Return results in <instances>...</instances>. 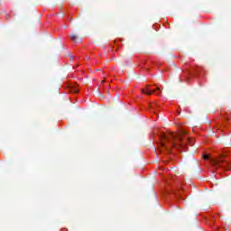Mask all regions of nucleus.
I'll return each mask as SVG.
<instances>
[{"mask_svg":"<svg viewBox=\"0 0 231 231\" xmlns=\"http://www.w3.org/2000/svg\"><path fill=\"white\" fill-rule=\"evenodd\" d=\"M69 37L71 41H73V42H77V39H79V36H77V34L74 33L69 34Z\"/></svg>","mask_w":231,"mask_h":231,"instance_id":"obj_4","label":"nucleus"},{"mask_svg":"<svg viewBox=\"0 0 231 231\" xmlns=\"http://www.w3.org/2000/svg\"><path fill=\"white\" fill-rule=\"evenodd\" d=\"M209 162L213 169H218V167H223V163H228V161L225 160L224 155H221L220 158L210 159Z\"/></svg>","mask_w":231,"mask_h":231,"instance_id":"obj_2","label":"nucleus"},{"mask_svg":"<svg viewBox=\"0 0 231 231\" xmlns=\"http://www.w3.org/2000/svg\"><path fill=\"white\" fill-rule=\"evenodd\" d=\"M196 167H197V173L198 174H201V172H203V169H201L200 167H199V164H198V163H196Z\"/></svg>","mask_w":231,"mask_h":231,"instance_id":"obj_6","label":"nucleus"},{"mask_svg":"<svg viewBox=\"0 0 231 231\" xmlns=\"http://www.w3.org/2000/svg\"><path fill=\"white\" fill-rule=\"evenodd\" d=\"M70 59H73V56H70Z\"/></svg>","mask_w":231,"mask_h":231,"instance_id":"obj_9","label":"nucleus"},{"mask_svg":"<svg viewBox=\"0 0 231 231\" xmlns=\"http://www.w3.org/2000/svg\"><path fill=\"white\" fill-rule=\"evenodd\" d=\"M157 91H161L160 88H157Z\"/></svg>","mask_w":231,"mask_h":231,"instance_id":"obj_8","label":"nucleus"},{"mask_svg":"<svg viewBox=\"0 0 231 231\" xmlns=\"http://www.w3.org/2000/svg\"><path fill=\"white\" fill-rule=\"evenodd\" d=\"M184 134H187V131L182 130L179 133L178 135L174 134H162V142L161 145L167 151V152H171V147H176V143L172 142V140H179L180 143L177 144L178 147H181L183 144L181 143V136H184Z\"/></svg>","mask_w":231,"mask_h":231,"instance_id":"obj_1","label":"nucleus"},{"mask_svg":"<svg viewBox=\"0 0 231 231\" xmlns=\"http://www.w3.org/2000/svg\"><path fill=\"white\" fill-rule=\"evenodd\" d=\"M69 91L70 93H79V88H77L76 87H70Z\"/></svg>","mask_w":231,"mask_h":231,"instance_id":"obj_5","label":"nucleus"},{"mask_svg":"<svg viewBox=\"0 0 231 231\" xmlns=\"http://www.w3.org/2000/svg\"><path fill=\"white\" fill-rule=\"evenodd\" d=\"M142 93L151 96L152 93H154V90H151L149 88H146L142 89Z\"/></svg>","mask_w":231,"mask_h":231,"instance_id":"obj_3","label":"nucleus"},{"mask_svg":"<svg viewBox=\"0 0 231 231\" xmlns=\"http://www.w3.org/2000/svg\"><path fill=\"white\" fill-rule=\"evenodd\" d=\"M203 159L204 160H210V156L207 155V154H204L203 155Z\"/></svg>","mask_w":231,"mask_h":231,"instance_id":"obj_7","label":"nucleus"}]
</instances>
